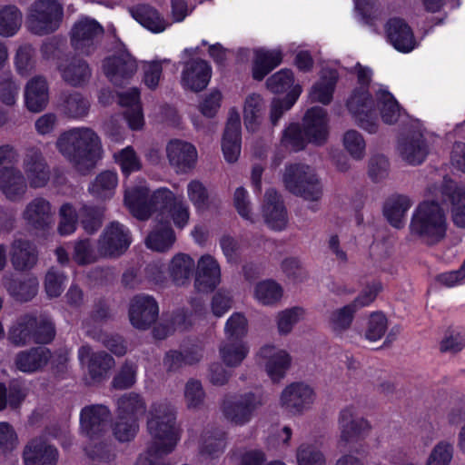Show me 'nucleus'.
Listing matches in <instances>:
<instances>
[{"instance_id": "nucleus-7", "label": "nucleus", "mask_w": 465, "mask_h": 465, "mask_svg": "<svg viewBox=\"0 0 465 465\" xmlns=\"http://www.w3.org/2000/svg\"><path fill=\"white\" fill-rule=\"evenodd\" d=\"M448 219L440 204L434 201H423L414 210L410 228L411 232H445Z\"/></svg>"}, {"instance_id": "nucleus-57", "label": "nucleus", "mask_w": 465, "mask_h": 465, "mask_svg": "<svg viewBox=\"0 0 465 465\" xmlns=\"http://www.w3.org/2000/svg\"><path fill=\"white\" fill-rule=\"evenodd\" d=\"M305 316V311L302 307H292L278 313L277 326L282 334L289 333L292 327Z\"/></svg>"}, {"instance_id": "nucleus-31", "label": "nucleus", "mask_w": 465, "mask_h": 465, "mask_svg": "<svg viewBox=\"0 0 465 465\" xmlns=\"http://www.w3.org/2000/svg\"><path fill=\"white\" fill-rule=\"evenodd\" d=\"M27 186L23 172L17 167L0 174V191L10 201L21 200L26 193Z\"/></svg>"}, {"instance_id": "nucleus-15", "label": "nucleus", "mask_w": 465, "mask_h": 465, "mask_svg": "<svg viewBox=\"0 0 465 465\" xmlns=\"http://www.w3.org/2000/svg\"><path fill=\"white\" fill-rule=\"evenodd\" d=\"M258 360L264 366L267 375L273 381H281L291 367L292 357L281 348L265 345L258 352Z\"/></svg>"}, {"instance_id": "nucleus-48", "label": "nucleus", "mask_w": 465, "mask_h": 465, "mask_svg": "<svg viewBox=\"0 0 465 465\" xmlns=\"http://www.w3.org/2000/svg\"><path fill=\"white\" fill-rule=\"evenodd\" d=\"M301 94L302 87L297 84L292 87V89L284 99L273 98L270 104L269 118L272 126L277 125L278 121L286 111L292 107Z\"/></svg>"}, {"instance_id": "nucleus-12", "label": "nucleus", "mask_w": 465, "mask_h": 465, "mask_svg": "<svg viewBox=\"0 0 465 465\" xmlns=\"http://www.w3.org/2000/svg\"><path fill=\"white\" fill-rule=\"evenodd\" d=\"M347 108L361 128L369 133L377 131V124L371 121L375 104L368 89L363 87L354 89L347 101Z\"/></svg>"}, {"instance_id": "nucleus-23", "label": "nucleus", "mask_w": 465, "mask_h": 465, "mask_svg": "<svg viewBox=\"0 0 465 465\" xmlns=\"http://www.w3.org/2000/svg\"><path fill=\"white\" fill-rule=\"evenodd\" d=\"M303 130L310 143H325L329 133L326 110L319 106L309 109L303 118Z\"/></svg>"}, {"instance_id": "nucleus-11", "label": "nucleus", "mask_w": 465, "mask_h": 465, "mask_svg": "<svg viewBox=\"0 0 465 465\" xmlns=\"http://www.w3.org/2000/svg\"><path fill=\"white\" fill-rule=\"evenodd\" d=\"M338 426L340 440L344 443L364 438L371 430L370 421L360 416L352 406L346 407L340 411Z\"/></svg>"}, {"instance_id": "nucleus-10", "label": "nucleus", "mask_w": 465, "mask_h": 465, "mask_svg": "<svg viewBox=\"0 0 465 465\" xmlns=\"http://www.w3.org/2000/svg\"><path fill=\"white\" fill-rule=\"evenodd\" d=\"M22 167L29 186L34 189L47 185L51 177L50 167L38 148H29L23 157Z\"/></svg>"}, {"instance_id": "nucleus-49", "label": "nucleus", "mask_w": 465, "mask_h": 465, "mask_svg": "<svg viewBox=\"0 0 465 465\" xmlns=\"http://www.w3.org/2000/svg\"><path fill=\"white\" fill-rule=\"evenodd\" d=\"M336 85V75L330 73L328 76H322L315 83L309 92V98L312 102H318L323 104L331 103Z\"/></svg>"}, {"instance_id": "nucleus-29", "label": "nucleus", "mask_w": 465, "mask_h": 465, "mask_svg": "<svg viewBox=\"0 0 465 465\" xmlns=\"http://www.w3.org/2000/svg\"><path fill=\"white\" fill-rule=\"evenodd\" d=\"M49 100L48 85L45 78L35 76L30 79L25 89L26 108L33 113L44 110Z\"/></svg>"}, {"instance_id": "nucleus-62", "label": "nucleus", "mask_w": 465, "mask_h": 465, "mask_svg": "<svg viewBox=\"0 0 465 465\" xmlns=\"http://www.w3.org/2000/svg\"><path fill=\"white\" fill-rule=\"evenodd\" d=\"M138 431L137 420L133 418L117 420L113 427V432L116 440L122 442L132 440Z\"/></svg>"}, {"instance_id": "nucleus-28", "label": "nucleus", "mask_w": 465, "mask_h": 465, "mask_svg": "<svg viewBox=\"0 0 465 465\" xmlns=\"http://www.w3.org/2000/svg\"><path fill=\"white\" fill-rule=\"evenodd\" d=\"M451 184L444 187L431 185L427 189V195L437 197L440 193L448 194L451 202V215L453 223L459 228L465 227V186L457 187L452 192Z\"/></svg>"}, {"instance_id": "nucleus-30", "label": "nucleus", "mask_w": 465, "mask_h": 465, "mask_svg": "<svg viewBox=\"0 0 465 465\" xmlns=\"http://www.w3.org/2000/svg\"><path fill=\"white\" fill-rule=\"evenodd\" d=\"M412 204L413 201L407 195H391L383 204V215L395 229L400 230L404 225L406 213Z\"/></svg>"}, {"instance_id": "nucleus-45", "label": "nucleus", "mask_w": 465, "mask_h": 465, "mask_svg": "<svg viewBox=\"0 0 465 465\" xmlns=\"http://www.w3.org/2000/svg\"><path fill=\"white\" fill-rule=\"evenodd\" d=\"M128 234H103L99 240L98 253L101 256H118L130 245Z\"/></svg>"}, {"instance_id": "nucleus-41", "label": "nucleus", "mask_w": 465, "mask_h": 465, "mask_svg": "<svg viewBox=\"0 0 465 465\" xmlns=\"http://www.w3.org/2000/svg\"><path fill=\"white\" fill-rule=\"evenodd\" d=\"M187 196L195 210L199 213L209 210L214 203L213 197L206 186L199 180H192L187 184Z\"/></svg>"}, {"instance_id": "nucleus-33", "label": "nucleus", "mask_w": 465, "mask_h": 465, "mask_svg": "<svg viewBox=\"0 0 465 465\" xmlns=\"http://www.w3.org/2000/svg\"><path fill=\"white\" fill-rule=\"evenodd\" d=\"M62 78L73 86H81L87 83L92 72L89 64L83 59L73 57L65 59L58 65Z\"/></svg>"}, {"instance_id": "nucleus-1", "label": "nucleus", "mask_w": 465, "mask_h": 465, "mask_svg": "<svg viewBox=\"0 0 465 465\" xmlns=\"http://www.w3.org/2000/svg\"><path fill=\"white\" fill-rule=\"evenodd\" d=\"M56 148L80 173L93 169L101 158V141L88 127L70 129L56 141Z\"/></svg>"}, {"instance_id": "nucleus-25", "label": "nucleus", "mask_w": 465, "mask_h": 465, "mask_svg": "<svg viewBox=\"0 0 465 465\" xmlns=\"http://www.w3.org/2000/svg\"><path fill=\"white\" fill-rule=\"evenodd\" d=\"M398 152L404 162L417 165L423 163L429 153V148L422 134L415 132L400 140Z\"/></svg>"}, {"instance_id": "nucleus-35", "label": "nucleus", "mask_w": 465, "mask_h": 465, "mask_svg": "<svg viewBox=\"0 0 465 465\" xmlns=\"http://www.w3.org/2000/svg\"><path fill=\"white\" fill-rule=\"evenodd\" d=\"M282 60V53L280 49H256L252 63V76L256 80H262L272 69L278 66Z\"/></svg>"}, {"instance_id": "nucleus-43", "label": "nucleus", "mask_w": 465, "mask_h": 465, "mask_svg": "<svg viewBox=\"0 0 465 465\" xmlns=\"http://www.w3.org/2000/svg\"><path fill=\"white\" fill-rule=\"evenodd\" d=\"M134 17L143 27L153 33H161L165 30L168 24L159 13L149 5L138 6L134 11Z\"/></svg>"}, {"instance_id": "nucleus-46", "label": "nucleus", "mask_w": 465, "mask_h": 465, "mask_svg": "<svg viewBox=\"0 0 465 465\" xmlns=\"http://www.w3.org/2000/svg\"><path fill=\"white\" fill-rule=\"evenodd\" d=\"M376 100L384 123L389 124H395L403 114L398 102L389 92L380 90L376 94Z\"/></svg>"}, {"instance_id": "nucleus-58", "label": "nucleus", "mask_w": 465, "mask_h": 465, "mask_svg": "<svg viewBox=\"0 0 465 465\" xmlns=\"http://www.w3.org/2000/svg\"><path fill=\"white\" fill-rule=\"evenodd\" d=\"M35 50L30 45L19 46L15 56V65L17 73L23 76L30 74L35 69Z\"/></svg>"}, {"instance_id": "nucleus-50", "label": "nucleus", "mask_w": 465, "mask_h": 465, "mask_svg": "<svg viewBox=\"0 0 465 465\" xmlns=\"http://www.w3.org/2000/svg\"><path fill=\"white\" fill-rule=\"evenodd\" d=\"M282 286L272 280L260 282L254 288V298L263 305L276 303L282 299Z\"/></svg>"}, {"instance_id": "nucleus-34", "label": "nucleus", "mask_w": 465, "mask_h": 465, "mask_svg": "<svg viewBox=\"0 0 465 465\" xmlns=\"http://www.w3.org/2000/svg\"><path fill=\"white\" fill-rule=\"evenodd\" d=\"M194 270V260L185 253L175 254L171 259L168 265L170 278L176 286H185L189 284Z\"/></svg>"}, {"instance_id": "nucleus-37", "label": "nucleus", "mask_w": 465, "mask_h": 465, "mask_svg": "<svg viewBox=\"0 0 465 465\" xmlns=\"http://www.w3.org/2000/svg\"><path fill=\"white\" fill-rule=\"evenodd\" d=\"M264 101L257 94L248 95L243 106V120L245 127L250 132H256L262 121Z\"/></svg>"}, {"instance_id": "nucleus-55", "label": "nucleus", "mask_w": 465, "mask_h": 465, "mask_svg": "<svg viewBox=\"0 0 465 465\" xmlns=\"http://www.w3.org/2000/svg\"><path fill=\"white\" fill-rule=\"evenodd\" d=\"M203 357L202 350L198 347L192 348L184 352L172 351L164 358V365L169 370L180 367L183 363L193 364Z\"/></svg>"}, {"instance_id": "nucleus-64", "label": "nucleus", "mask_w": 465, "mask_h": 465, "mask_svg": "<svg viewBox=\"0 0 465 465\" xmlns=\"http://www.w3.org/2000/svg\"><path fill=\"white\" fill-rule=\"evenodd\" d=\"M452 457V445L447 441H440L431 450L426 465H450Z\"/></svg>"}, {"instance_id": "nucleus-18", "label": "nucleus", "mask_w": 465, "mask_h": 465, "mask_svg": "<svg viewBox=\"0 0 465 465\" xmlns=\"http://www.w3.org/2000/svg\"><path fill=\"white\" fill-rule=\"evenodd\" d=\"M221 282V268L210 254L203 255L197 262L194 287L198 292H213Z\"/></svg>"}, {"instance_id": "nucleus-53", "label": "nucleus", "mask_w": 465, "mask_h": 465, "mask_svg": "<svg viewBox=\"0 0 465 465\" xmlns=\"http://www.w3.org/2000/svg\"><path fill=\"white\" fill-rule=\"evenodd\" d=\"M114 160L124 175L142 169V162L133 147L127 146L114 153Z\"/></svg>"}, {"instance_id": "nucleus-38", "label": "nucleus", "mask_w": 465, "mask_h": 465, "mask_svg": "<svg viewBox=\"0 0 465 465\" xmlns=\"http://www.w3.org/2000/svg\"><path fill=\"white\" fill-rule=\"evenodd\" d=\"M117 184V173L112 171H105L95 177L88 190L94 197L105 200L113 197Z\"/></svg>"}, {"instance_id": "nucleus-44", "label": "nucleus", "mask_w": 465, "mask_h": 465, "mask_svg": "<svg viewBox=\"0 0 465 465\" xmlns=\"http://www.w3.org/2000/svg\"><path fill=\"white\" fill-rule=\"evenodd\" d=\"M144 411L145 402L138 394H124L117 401V416L121 419L133 418L138 420V417L143 415Z\"/></svg>"}, {"instance_id": "nucleus-51", "label": "nucleus", "mask_w": 465, "mask_h": 465, "mask_svg": "<svg viewBox=\"0 0 465 465\" xmlns=\"http://www.w3.org/2000/svg\"><path fill=\"white\" fill-rule=\"evenodd\" d=\"M248 332V320L242 312H233L224 325V335L227 341H243Z\"/></svg>"}, {"instance_id": "nucleus-36", "label": "nucleus", "mask_w": 465, "mask_h": 465, "mask_svg": "<svg viewBox=\"0 0 465 465\" xmlns=\"http://www.w3.org/2000/svg\"><path fill=\"white\" fill-rule=\"evenodd\" d=\"M119 104L122 106L130 107L125 112V118L129 127L132 130H140L144 124L143 114L139 104V91L137 88H132L126 92L120 93Z\"/></svg>"}, {"instance_id": "nucleus-20", "label": "nucleus", "mask_w": 465, "mask_h": 465, "mask_svg": "<svg viewBox=\"0 0 465 465\" xmlns=\"http://www.w3.org/2000/svg\"><path fill=\"white\" fill-rule=\"evenodd\" d=\"M135 60L127 53L106 58L103 70L106 77L115 85H121L136 72Z\"/></svg>"}, {"instance_id": "nucleus-52", "label": "nucleus", "mask_w": 465, "mask_h": 465, "mask_svg": "<svg viewBox=\"0 0 465 465\" xmlns=\"http://www.w3.org/2000/svg\"><path fill=\"white\" fill-rule=\"evenodd\" d=\"M355 312V309L350 303L333 311L329 318V325L332 331L340 334L349 329Z\"/></svg>"}, {"instance_id": "nucleus-24", "label": "nucleus", "mask_w": 465, "mask_h": 465, "mask_svg": "<svg viewBox=\"0 0 465 465\" xmlns=\"http://www.w3.org/2000/svg\"><path fill=\"white\" fill-rule=\"evenodd\" d=\"M211 75L212 69L206 61L193 59L185 63L181 83L183 88L199 92L207 86Z\"/></svg>"}, {"instance_id": "nucleus-61", "label": "nucleus", "mask_w": 465, "mask_h": 465, "mask_svg": "<svg viewBox=\"0 0 465 465\" xmlns=\"http://www.w3.org/2000/svg\"><path fill=\"white\" fill-rule=\"evenodd\" d=\"M388 328L386 316L381 312H373L371 314L365 331V338L370 341L381 340Z\"/></svg>"}, {"instance_id": "nucleus-3", "label": "nucleus", "mask_w": 465, "mask_h": 465, "mask_svg": "<svg viewBox=\"0 0 465 465\" xmlns=\"http://www.w3.org/2000/svg\"><path fill=\"white\" fill-rule=\"evenodd\" d=\"M54 336L52 321L45 315L20 316L8 331V340L15 346H25L32 341L47 343Z\"/></svg>"}, {"instance_id": "nucleus-14", "label": "nucleus", "mask_w": 465, "mask_h": 465, "mask_svg": "<svg viewBox=\"0 0 465 465\" xmlns=\"http://www.w3.org/2000/svg\"><path fill=\"white\" fill-rule=\"evenodd\" d=\"M169 164L177 173H186L194 168L198 153L195 146L183 140H171L165 148Z\"/></svg>"}, {"instance_id": "nucleus-2", "label": "nucleus", "mask_w": 465, "mask_h": 465, "mask_svg": "<svg viewBox=\"0 0 465 465\" xmlns=\"http://www.w3.org/2000/svg\"><path fill=\"white\" fill-rule=\"evenodd\" d=\"M173 200V193L167 188H159L150 194L145 183L126 189L124 193L126 207L139 220H146L155 213L156 220L162 223L164 210Z\"/></svg>"}, {"instance_id": "nucleus-26", "label": "nucleus", "mask_w": 465, "mask_h": 465, "mask_svg": "<svg viewBox=\"0 0 465 465\" xmlns=\"http://www.w3.org/2000/svg\"><path fill=\"white\" fill-rule=\"evenodd\" d=\"M386 34L389 42L401 53H410L418 45L411 28L400 18L388 21Z\"/></svg>"}, {"instance_id": "nucleus-8", "label": "nucleus", "mask_w": 465, "mask_h": 465, "mask_svg": "<svg viewBox=\"0 0 465 465\" xmlns=\"http://www.w3.org/2000/svg\"><path fill=\"white\" fill-rule=\"evenodd\" d=\"M315 400L316 392L310 384L296 381L282 390L280 406L288 413L301 415L312 408Z\"/></svg>"}, {"instance_id": "nucleus-19", "label": "nucleus", "mask_w": 465, "mask_h": 465, "mask_svg": "<svg viewBox=\"0 0 465 465\" xmlns=\"http://www.w3.org/2000/svg\"><path fill=\"white\" fill-rule=\"evenodd\" d=\"M58 450L42 438L32 439L23 450L25 465H56Z\"/></svg>"}, {"instance_id": "nucleus-47", "label": "nucleus", "mask_w": 465, "mask_h": 465, "mask_svg": "<svg viewBox=\"0 0 465 465\" xmlns=\"http://www.w3.org/2000/svg\"><path fill=\"white\" fill-rule=\"evenodd\" d=\"M22 25V13L15 5L0 7V35L10 37L15 35Z\"/></svg>"}, {"instance_id": "nucleus-17", "label": "nucleus", "mask_w": 465, "mask_h": 465, "mask_svg": "<svg viewBox=\"0 0 465 465\" xmlns=\"http://www.w3.org/2000/svg\"><path fill=\"white\" fill-rule=\"evenodd\" d=\"M78 358L82 365L87 367L89 376L94 382L107 378L115 362L112 356L100 351L94 352L90 346L84 345L78 351Z\"/></svg>"}, {"instance_id": "nucleus-60", "label": "nucleus", "mask_w": 465, "mask_h": 465, "mask_svg": "<svg viewBox=\"0 0 465 465\" xmlns=\"http://www.w3.org/2000/svg\"><path fill=\"white\" fill-rule=\"evenodd\" d=\"M308 142L309 141L304 134V130L302 131L297 124H290L283 131L281 140V143L284 147L292 151L302 150Z\"/></svg>"}, {"instance_id": "nucleus-13", "label": "nucleus", "mask_w": 465, "mask_h": 465, "mask_svg": "<svg viewBox=\"0 0 465 465\" xmlns=\"http://www.w3.org/2000/svg\"><path fill=\"white\" fill-rule=\"evenodd\" d=\"M22 220L30 229L45 231L54 223V211L47 199L35 197L25 205Z\"/></svg>"}, {"instance_id": "nucleus-9", "label": "nucleus", "mask_w": 465, "mask_h": 465, "mask_svg": "<svg viewBox=\"0 0 465 465\" xmlns=\"http://www.w3.org/2000/svg\"><path fill=\"white\" fill-rule=\"evenodd\" d=\"M104 36V28L94 19L80 18L71 31V42L74 48L84 54H93Z\"/></svg>"}, {"instance_id": "nucleus-5", "label": "nucleus", "mask_w": 465, "mask_h": 465, "mask_svg": "<svg viewBox=\"0 0 465 465\" xmlns=\"http://www.w3.org/2000/svg\"><path fill=\"white\" fill-rule=\"evenodd\" d=\"M63 16V5L57 0H36L29 8L26 26L34 35H48L58 29Z\"/></svg>"}, {"instance_id": "nucleus-42", "label": "nucleus", "mask_w": 465, "mask_h": 465, "mask_svg": "<svg viewBox=\"0 0 465 465\" xmlns=\"http://www.w3.org/2000/svg\"><path fill=\"white\" fill-rule=\"evenodd\" d=\"M4 285L13 297L22 302L31 300L38 290V282L35 277H29L25 281L5 278Z\"/></svg>"}, {"instance_id": "nucleus-22", "label": "nucleus", "mask_w": 465, "mask_h": 465, "mask_svg": "<svg viewBox=\"0 0 465 465\" xmlns=\"http://www.w3.org/2000/svg\"><path fill=\"white\" fill-rule=\"evenodd\" d=\"M222 150L225 160L235 163L241 153V118L239 113L232 109L222 140Z\"/></svg>"}, {"instance_id": "nucleus-54", "label": "nucleus", "mask_w": 465, "mask_h": 465, "mask_svg": "<svg viewBox=\"0 0 465 465\" xmlns=\"http://www.w3.org/2000/svg\"><path fill=\"white\" fill-rule=\"evenodd\" d=\"M298 465H326L323 453L315 444L302 443L296 451Z\"/></svg>"}, {"instance_id": "nucleus-4", "label": "nucleus", "mask_w": 465, "mask_h": 465, "mask_svg": "<svg viewBox=\"0 0 465 465\" xmlns=\"http://www.w3.org/2000/svg\"><path fill=\"white\" fill-rule=\"evenodd\" d=\"M282 183L288 192L306 201L317 202L322 198L321 181L314 169L309 165H287L282 174Z\"/></svg>"}, {"instance_id": "nucleus-21", "label": "nucleus", "mask_w": 465, "mask_h": 465, "mask_svg": "<svg viewBox=\"0 0 465 465\" xmlns=\"http://www.w3.org/2000/svg\"><path fill=\"white\" fill-rule=\"evenodd\" d=\"M262 213L271 230L282 231L286 228L287 216L281 195L271 188L265 192Z\"/></svg>"}, {"instance_id": "nucleus-16", "label": "nucleus", "mask_w": 465, "mask_h": 465, "mask_svg": "<svg viewBox=\"0 0 465 465\" xmlns=\"http://www.w3.org/2000/svg\"><path fill=\"white\" fill-rule=\"evenodd\" d=\"M158 312V304L150 295L139 294L131 300L129 319L131 324L136 329H147L155 322Z\"/></svg>"}, {"instance_id": "nucleus-40", "label": "nucleus", "mask_w": 465, "mask_h": 465, "mask_svg": "<svg viewBox=\"0 0 465 465\" xmlns=\"http://www.w3.org/2000/svg\"><path fill=\"white\" fill-rule=\"evenodd\" d=\"M220 356L230 367L240 365L249 353V347L244 341H227L220 345Z\"/></svg>"}, {"instance_id": "nucleus-6", "label": "nucleus", "mask_w": 465, "mask_h": 465, "mask_svg": "<svg viewBox=\"0 0 465 465\" xmlns=\"http://www.w3.org/2000/svg\"><path fill=\"white\" fill-rule=\"evenodd\" d=\"M262 404V395L249 391L226 397L223 401L221 410L229 422L242 426L251 421Z\"/></svg>"}, {"instance_id": "nucleus-59", "label": "nucleus", "mask_w": 465, "mask_h": 465, "mask_svg": "<svg viewBox=\"0 0 465 465\" xmlns=\"http://www.w3.org/2000/svg\"><path fill=\"white\" fill-rule=\"evenodd\" d=\"M343 145L353 159L361 160L364 157L366 143L359 132L355 130L347 131L343 135Z\"/></svg>"}, {"instance_id": "nucleus-39", "label": "nucleus", "mask_w": 465, "mask_h": 465, "mask_svg": "<svg viewBox=\"0 0 465 465\" xmlns=\"http://www.w3.org/2000/svg\"><path fill=\"white\" fill-rule=\"evenodd\" d=\"M37 260L35 247L28 242L15 241L12 246L11 261L16 270L32 268Z\"/></svg>"}, {"instance_id": "nucleus-32", "label": "nucleus", "mask_w": 465, "mask_h": 465, "mask_svg": "<svg viewBox=\"0 0 465 465\" xmlns=\"http://www.w3.org/2000/svg\"><path fill=\"white\" fill-rule=\"evenodd\" d=\"M50 357L51 353L46 348H32L19 351L15 358V365L22 372L33 373L42 370Z\"/></svg>"}, {"instance_id": "nucleus-27", "label": "nucleus", "mask_w": 465, "mask_h": 465, "mask_svg": "<svg viewBox=\"0 0 465 465\" xmlns=\"http://www.w3.org/2000/svg\"><path fill=\"white\" fill-rule=\"evenodd\" d=\"M109 417L110 411L104 405L85 407L80 416L82 431L91 439L100 435L105 430Z\"/></svg>"}, {"instance_id": "nucleus-56", "label": "nucleus", "mask_w": 465, "mask_h": 465, "mask_svg": "<svg viewBox=\"0 0 465 465\" xmlns=\"http://www.w3.org/2000/svg\"><path fill=\"white\" fill-rule=\"evenodd\" d=\"M89 336L100 341L104 347L117 356L125 354L127 348L124 341L118 335L108 334L102 331H96L87 329Z\"/></svg>"}, {"instance_id": "nucleus-63", "label": "nucleus", "mask_w": 465, "mask_h": 465, "mask_svg": "<svg viewBox=\"0 0 465 465\" xmlns=\"http://www.w3.org/2000/svg\"><path fill=\"white\" fill-rule=\"evenodd\" d=\"M89 101L79 93L69 94L64 101L65 113L74 118L85 116L89 111Z\"/></svg>"}]
</instances>
